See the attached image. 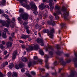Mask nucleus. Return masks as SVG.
Here are the masks:
<instances>
[{"label":"nucleus","instance_id":"f257e3e1","mask_svg":"<svg viewBox=\"0 0 77 77\" xmlns=\"http://www.w3.org/2000/svg\"><path fill=\"white\" fill-rule=\"evenodd\" d=\"M49 31L48 29H44L43 30V33H48L49 35H50V38L52 39L53 36V33L54 32V29L52 28L51 30H50V32L49 33Z\"/></svg>","mask_w":77,"mask_h":77},{"label":"nucleus","instance_id":"f03ea898","mask_svg":"<svg viewBox=\"0 0 77 77\" xmlns=\"http://www.w3.org/2000/svg\"><path fill=\"white\" fill-rule=\"evenodd\" d=\"M60 8L59 7L57 6H56L55 7V10L56 11V13H54L53 14L54 16H55V19L56 20H58L59 17L57 16V15H59V14H61V12L59 10Z\"/></svg>","mask_w":77,"mask_h":77},{"label":"nucleus","instance_id":"7ed1b4c3","mask_svg":"<svg viewBox=\"0 0 77 77\" xmlns=\"http://www.w3.org/2000/svg\"><path fill=\"white\" fill-rule=\"evenodd\" d=\"M20 17H19L17 19L18 21L21 22V24L23 23V21H22V19L23 20H27L29 18V15L27 14H21L20 16Z\"/></svg>","mask_w":77,"mask_h":77},{"label":"nucleus","instance_id":"20e7f679","mask_svg":"<svg viewBox=\"0 0 77 77\" xmlns=\"http://www.w3.org/2000/svg\"><path fill=\"white\" fill-rule=\"evenodd\" d=\"M39 46L37 44L35 45L34 48L33 47V46H29V48H26V49L27 52L29 53L30 51H31L33 50V49L35 50H38V49L39 48Z\"/></svg>","mask_w":77,"mask_h":77},{"label":"nucleus","instance_id":"39448f33","mask_svg":"<svg viewBox=\"0 0 77 77\" xmlns=\"http://www.w3.org/2000/svg\"><path fill=\"white\" fill-rule=\"evenodd\" d=\"M18 1L20 2L21 5L23 7H26L27 9L30 8V6L26 3H27V0H18Z\"/></svg>","mask_w":77,"mask_h":77},{"label":"nucleus","instance_id":"423d86ee","mask_svg":"<svg viewBox=\"0 0 77 77\" xmlns=\"http://www.w3.org/2000/svg\"><path fill=\"white\" fill-rule=\"evenodd\" d=\"M38 63H40V64H42V60H39L38 61L36 62L34 61L33 63L31 61H29L28 63V66L29 68H30L31 66L33 65V64H38Z\"/></svg>","mask_w":77,"mask_h":77},{"label":"nucleus","instance_id":"0eeeda50","mask_svg":"<svg viewBox=\"0 0 77 77\" xmlns=\"http://www.w3.org/2000/svg\"><path fill=\"white\" fill-rule=\"evenodd\" d=\"M31 7L32 10L34 11L33 12L34 14L35 15H37L38 13L37 11V7L36 6L35 4L32 5Z\"/></svg>","mask_w":77,"mask_h":77},{"label":"nucleus","instance_id":"6e6552de","mask_svg":"<svg viewBox=\"0 0 77 77\" xmlns=\"http://www.w3.org/2000/svg\"><path fill=\"white\" fill-rule=\"evenodd\" d=\"M7 23H6V21H3L1 20H0V23L2 24V26H6L7 27H9V25H11V22L9 20H7Z\"/></svg>","mask_w":77,"mask_h":77},{"label":"nucleus","instance_id":"1a4fd4ad","mask_svg":"<svg viewBox=\"0 0 77 77\" xmlns=\"http://www.w3.org/2000/svg\"><path fill=\"white\" fill-rule=\"evenodd\" d=\"M62 11H63L64 17L65 18L66 17H67L68 16H69V13H68V11L67 10L66 8L65 7L63 6L62 8Z\"/></svg>","mask_w":77,"mask_h":77},{"label":"nucleus","instance_id":"9d476101","mask_svg":"<svg viewBox=\"0 0 77 77\" xmlns=\"http://www.w3.org/2000/svg\"><path fill=\"white\" fill-rule=\"evenodd\" d=\"M37 42L38 43H41V46H44V41L42 39H41L40 38H38L36 40Z\"/></svg>","mask_w":77,"mask_h":77},{"label":"nucleus","instance_id":"9b49d317","mask_svg":"<svg viewBox=\"0 0 77 77\" xmlns=\"http://www.w3.org/2000/svg\"><path fill=\"white\" fill-rule=\"evenodd\" d=\"M45 57L46 59L45 60V62H46L45 67L47 69H49V67H48V65L47 64V62H48V60H47V59L49 58V57H48V55H46L45 56Z\"/></svg>","mask_w":77,"mask_h":77},{"label":"nucleus","instance_id":"f8f14e48","mask_svg":"<svg viewBox=\"0 0 77 77\" xmlns=\"http://www.w3.org/2000/svg\"><path fill=\"white\" fill-rule=\"evenodd\" d=\"M13 59H15V57H16V56H17V51H14L13 53Z\"/></svg>","mask_w":77,"mask_h":77},{"label":"nucleus","instance_id":"ddd939ff","mask_svg":"<svg viewBox=\"0 0 77 77\" xmlns=\"http://www.w3.org/2000/svg\"><path fill=\"white\" fill-rule=\"evenodd\" d=\"M47 23L49 25L51 24L52 26H54L56 24V22L53 20H52L51 21H48Z\"/></svg>","mask_w":77,"mask_h":77},{"label":"nucleus","instance_id":"4468645a","mask_svg":"<svg viewBox=\"0 0 77 77\" xmlns=\"http://www.w3.org/2000/svg\"><path fill=\"white\" fill-rule=\"evenodd\" d=\"M39 8L41 10H43L45 9V5L43 3L41 4V5H40L39 6Z\"/></svg>","mask_w":77,"mask_h":77},{"label":"nucleus","instance_id":"2eb2a0df","mask_svg":"<svg viewBox=\"0 0 77 77\" xmlns=\"http://www.w3.org/2000/svg\"><path fill=\"white\" fill-rule=\"evenodd\" d=\"M7 47H11L12 45V43L10 42H8L6 43Z\"/></svg>","mask_w":77,"mask_h":77},{"label":"nucleus","instance_id":"dca6fc26","mask_svg":"<svg viewBox=\"0 0 77 77\" xmlns=\"http://www.w3.org/2000/svg\"><path fill=\"white\" fill-rule=\"evenodd\" d=\"M9 68L12 69L14 68V64L13 63H10L8 66Z\"/></svg>","mask_w":77,"mask_h":77},{"label":"nucleus","instance_id":"f3484780","mask_svg":"<svg viewBox=\"0 0 77 77\" xmlns=\"http://www.w3.org/2000/svg\"><path fill=\"white\" fill-rule=\"evenodd\" d=\"M60 63L61 64V65H62L63 66V65H65V63L63 61V60H60Z\"/></svg>","mask_w":77,"mask_h":77},{"label":"nucleus","instance_id":"a211bd4d","mask_svg":"<svg viewBox=\"0 0 77 77\" xmlns=\"http://www.w3.org/2000/svg\"><path fill=\"white\" fill-rule=\"evenodd\" d=\"M21 59H22V61L24 62H27V59H26V57H23Z\"/></svg>","mask_w":77,"mask_h":77},{"label":"nucleus","instance_id":"6ab92c4d","mask_svg":"<svg viewBox=\"0 0 77 77\" xmlns=\"http://www.w3.org/2000/svg\"><path fill=\"white\" fill-rule=\"evenodd\" d=\"M12 76L13 77H17V73L16 72H13L12 74Z\"/></svg>","mask_w":77,"mask_h":77},{"label":"nucleus","instance_id":"aec40b11","mask_svg":"<svg viewBox=\"0 0 77 77\" xmlns=\"http://www.w3.org/2000/svg\"><path fill=\"white\" fill-rule=\"evenodd\" d=\"M27 37V35H23L21 37V38H23V39H26Z\"/></svg>","mask_w":77,"mask_h":77},{"label":"nucleus","instance_id":"412c9836","mask_svg":"<svg viewBox=\"0 0 77 77\" xmlns=\"http://www.w3.org/2000/svg\"><path fill=\"white\" fill-rule=\"evenodd\" d=\"M27 38H28L29 41H32V38H31V37H30V36L27 35Z\"/></svg>","mask_w":77,"mask_h":77},{"label":"nucleus","instance_id":"4be33fe9","mask_svg":"<svg viewBox=\"0 0 77 77\" xmlns=\"http://www.w3.org/2000/svg\"><path fill=\"white\" fill-rule=\"evenodd\" d=\"M28 24V23L27 21L24 22V23L22 24L23 25L24 27L27 25V24Z\"/></svg>","mask_w":77,"mask_h":77},{"label":"nucleus","instance_id":"5701e85b","mask_svg":"<svg viewBox=\"0 0 77 77\" xmlns=\"http://www.w3.org/2000/svg\"><path fill=\"white\" fill-rule=\"evenodd\" d=\"M50 9L51 11H53V9H54V6H50Z\"/></svg>","mask_w":77,"mask_h":77},{"label":"nucleus","instance_id":"b1692460","mask_svg":"<svg viewBox=\"0 0 77 77\" xmlns=\"http://www.w3.org/2000/svg\"><path fill=\"white\" fill-rule=\"evenodd\" d=\"M5 2H6L5 0H2V2L0 3V5H3L5 3Z\"/></svg>","mask_w":77,"mask_h":77},{"label":"nucleus","instance_id":"393cba45","mask_svg":"<svg viewBox=\"0 0 77 77\" xmlns=\"http://www.w3.org/2000/svg\"><path fill=\"white\" fill-rule=\"evenodd\" d=\"M49 54L51 56H52L53 54V50H52L51 51L49 52Z\"/></svg>","mask_w":77,"mask_h":77},{"label":"nucleus","instance_id":"a878e982","mask_svg":"<svg viewBox=\"0 0 77 77\" xmlns=\"http://www.w3.org/2000/svg\"><path fill=\"white\" fill-rule=\"evenodd\" d=\"M40 53L41 55H44V53L43 52L42 49H41V50L40 51Z\"/></svg>","mask_w":77,"mask_h":77},{"label":"nucleus","instance_id":"bb28decb","mask_svg":"<svg viewBox=\"0 0 77 77\" xmlns=\"http://www.w3.org/2000/svg\"><path fill=\"white\" fill-rule=\"evenodd\" d=\"M35 27L36 29H38L39 28H41V27H39V26L38 24H36L35 25Z\"/></svg>","mask_w":77,"mask_h":77},{"label":"nucleus","instance_id":"cd10ccee","mask_svg":"<svg viewBox=\"0 0 77 77\" xmlns=\"http://www.w3.org/2000/svg\"><path fill=\"white\" fill-rule=\"evenodd\" d=\"M2 37L4 38H5V39L7 38V37L6 36V34H4L3 33L2 35Z\"/></svg>","mask_w":77,"mask_h":77},{"label":"nucleus","instance_id":"c85d7f7f","mask_svg":"<svg viewBox=\"0 0 77 77\" xmlns=\"http://www.w3.org/2000/svg\"><path fill=\"white\" fill-rule=\"evenodd\" d=\"M49 5L50 6H54V3H53V1L52 2H51L49 3Z\"/></svg>","mask_w":77,"mask_h":77},{"label":"nucleus","instance_id":"c756f323","mask_svg":"<svg viewBox=\"0 0 77 77\" xmlns=\"http://www.w3.org/2000/svg\"><path fill=\"white\" fill-rule=\"evenodd\" d=\"M5 66V64H4L3 63L2 64L1 68V69H2V68H4Z\"/></svg>","mask_w":77,"mask_h":77},{"label":"nucleus","instance_id":"7c9ffc66","mask_svg":"<svg viewBox=\"0 0 77 77\" xmlns=\"http://www.w3.org/2000/svg\"><path fill=\"white\" fill-rule=\"evenodd\" d=\"M19 65V68H22L24 66V65L21 64H20Z\"/></svg>","mask_w":77,"mask_h":77},{"label":"nucleus","instance_id":"2f4dec72","mask_svg":"<svg viewBox=\"0 0 77 77\" xmlns=\"http://www.w3.org/2000/svg\"><path fill=\"white\" fill-rule=\"evenodd\" d=\"M61 26V28H63V26L65 25V24H64L63 23H61L60 24Z\"/></svg>","mask_w":77,"mask_h":77},{"label":"nucleus","instance_id":"473e14b6","mask_svg":"<svg viewBox=\"0 0 77 77\" xmlns=\"http://www.w3.org/2000/svg\"><path fill=\"white\" fill-rule=\"evenodd\" d=\"M24 27L25 29H28L29 28V26H28L27 25L24 26Z\"/></svg>","mask_w":77,"mask_h":77},{"label":"nucleus","instance_id":"72a5a7b5","mask_svg":"<svg viewBox=\"0 0 77 77\" xmlns=\"http://www.w3.org/2000/svg\"><path fill=\"white\" fill-rule=\"evenodd\" d=\"M15 68L17 69H19V68L20 67H19V65H16L15 66Z\"/></svg>","mask_w":77,"mask_h":77},{"label":"nucleus","instance_id":"f704fd0d","mask_svg":"<svg viewBox=\"0 0 77 77\" xmlns=\"http://www.w3.org/2000/svg\"><path fill=\"white\" fill-rule=\"evenodd\" d=\"M31 74L33 75H36V73L35 72H34L32 71L31 72Z\"/></svg>","mask_w":77,"mask_h":77},{"label":"nucleus","instance_id":"c9c22d12","mask_svg":"<svg viewBox=\"0 0 77 77\" xmlns=\"http://www.w3.org/2000/svg\"><path fill=\"white\" fill-rule=\"evenodd\" d=\"M50 77V75L48 73H46V76L45 77L42 76V77Z\"/></svg>","mask_w":77,"mask_h":77},{"label":"nucleus","instance_id":"e433bc0d","mask_svg":"<svg viewBox=\"0 0 77 77\" xmlns=\"http://www.w3.org/2000/svg\"><path fill=\"white\" fill-rule=\"evenodd\" d=\"M21 71L22 72H25V69L24 68H22L21 69Z\"/></svg>","mask_w":77,"mask_h":77},{"label":"nucleus","instance_id":"4c0bfd02","mask_svg":"<svg viewBox=\"0 0 77 77\" xmlns=\"http://www.w3.org/2000/svg\"><path fill=\"white\" fill-rule=\"evenodd\" d=\"M9 56V54H8L7 56H6L4 58V59H6L8 57V56Z\"/></svg>","mask_w":77,"mask_h":77},{"label":"nucleus","instance_id":"58836bf2","mask_svg":"<svg viewBox=\"0 0 77 77\" xmlns=\"http://www.w3.org/2000/svg\"><path fill=\"white\" fill-rule=\"evenodd\" d=\"M49 18L50 20H52L53 18V17L52 15H51L49 17Z\"/></svg>","mask_w":77,"mask_h":77},{"label":"nucleus","instance_id":"ea45409f","mask_svg":"<svg viewBox=\"0 0 77 77\" xmlns=\"http://www.w3.org/2000/svg\"><path fill=\"white\" fill-rule=\"evenodd\" d=\"M21 47L22 48L24 49L26 48V46L24 45H21Z\"/></svg>","mask_w":77,"mask_h":77},{"label":"nucleus","instance_id":"a19ab883","mask_svg":"<svg viewBox=\"0 0 77 77\" xmlns=\"http://www.w3.org/2000/svg\"><path fill=\"white\" fill-rule=\"evenodd\" d=\"M0 48L1 49H2L3 48H4L3 46V45L2 44H1L0 45Z\"/></svg>","mask_w":77,"mask_h":77},{"label":"nucleus","instance_id":"79ce46f5","mask_svg":"<svg viewBox=\"0 0 77 77\" xmlns=\"http://www.w3.org/2000/svg\"><path fill=\"white\" fill-rule=\"evenodd\" d=\"M4 31L5 32H8V29L5 28L4 29Z\"/></svg>","mask_w":77,"mask_h":77},{"label":"nucleus","instance_id":"37998d69","mask_svg":"<svg viewBox=\"0 0 77 77\" xmlns=\"http://www.w3.org/2000/svg\"><path fill=\"white\" fill-rule=\"evenodd\" d=\"M57 49H60V47H59V45H57Z\"/></svg>","mask_w":77,"mask_h":77},{"label":"nucleus","instance_id":"c03bdc74","mask_svg":"<svg viewBox=\"0 0 77 77\" xmlns=\"http://www.w3.org/2000/svg\"><path fill=\"white\" fill-rule=\"evenodd\" d=\"M19 12H23V10L22 9H20L19 11Z\"/></svg>","mask_w":77,"mask_h":77},{"label":"nucleus","instance_id":"a18cd8bd","mask_svg":"<svg viewBox=\"0 0 77 77\" xmlns=\"http://www.w3.org/2000/svg\"><path fill=\"white\" fill-rule=\"evenodd\" d=\"M3 74L2 73V72H0V77H3Z\"/></svg>","mask_w":77,"mask_h":77},{"label":"nucleus","instance_id":"49530a36","mask_svg":"<svg viewBox=\"0 0 77 77\" xmlns=\"http://www.w3.org/2000/svg\"><path fill=\"white\" fill-rule=\"evenodd\" d=\"M3 64L5 65H8V62L7 61H6L5 62H4Z\"/></svg>","mask_w":77,"mask_h":77},{"label":"nucleus","instance_id":"de8ad7c7","mask_svg":"<svg viewBox=\"0 0 77 77\" xmlns=\"http://www.w3.org/2000/svg\"><path fill=\"white\" fill-rule=\"evenodd\" d=\"M3 16L4 17H5V18H6L7 17H8V15H6V14H4L3 15Z\"/></svg>","mask_w":77,"mask_h":77},{"label":"nucleus","instance_id":"09e8293b","mask_svg":"<svg viewBox=\"0 0 77 77\" xmlns=\"http://www.w3.org/2000/svg\"><path fill=\"white\" fill-rule=\"evenodd\" d=\"M46 2H47L48 3H50L51 2H52V0H47Z\"/></svg>","mask_w":77,"mask_h":77},{"label":"nucleus","instance_id":"8fccbe9b","mask_svg":"<svg viewBox=\"0 0 77 77\" xmlns=\"http://www.w3.org/2000/svg\"><path fill=\"white\" fill-rule=\"evenodd\" d=\"M10 26L11 27H12V28H14V26H15V25L13 24L12 25H10Z\"/></svg>","mask_w":77,"mask_h":77},{"label":"nucleus","instance_id":"3c124183","mask_svg":"<svg viewBox=\"0 0 77 77\" xmlns=\"http://www.w3.org/2000/svg\"><path fill=\"white\" fill-rule=\"evenodd\" d=\"M25 74L26 76H28L29 75V73L26 72L25 73Z\"/></svg>","mask_w":77,"mask_h":77},{"label":"nucleus","instance_id":"603ef678","mask_svg":"<svg viewBox=\"0 0 77 77\" xmlns=\"http://www.w3.org/2000/svg\"><path fill=\"white\" fill-rule=\"evenodd\" d=\"M2 44L3 45H5V42L4 41H3L2 42Z\"/></svg>","mask_w":77,"mask_h":77},{"label":"nucleus","instance_id":"864d4df0","mask_svg":"<svg viewBox=\"0 0 77 77\" xmlns=\"http://www.w3.org/2000/svg\"><path fill=\"white\" fill-rule=\"evenodd\" d=\"M54 65H55V66H56V65H57V61H55L54 62Z\"/></svg>","mask_w":77,"mask_h":77},{"label":"nucleus","instance_id":"5fc2aeb1","mask_svg":"<svg viewBox=\"0 0 77 77\" xmlns=\"http://www.w3.org/2000/svg\"><path fill=\"white\" fill-rule=\"evenodd\" d=\"M9 39L11 41H12V38L11 37H9Z\"/></svg>","mask_w":77,"mask_h":77},{"label":"nucleus","instance_id":"6e6d98bb","mask_svg":"<svg viewBox=\"0 0 77 77\" xmlns=\"http://www.w3.org/2000/svg\"><path fill=\"white\" fill-rule=\"evenodd\" d=\"M45 7H46V8H47L48 9H49V8H50L49 6H48V5H46L45 6Z\"/></svg>","mask_w":77,"mask_h":77},{"label":"nucleus","instance_id":"4d7b16f0","mask_svg":"<svg viewBox=\"0 0 77 77\" xmlns=\"http://www.w3.org/2000/svg\"><path fill=\"white\" fill-rule=\"evenodd\" d=\"M26 32L27 33H28V34H29L30 33V31H29V30L27 29L26 30Z\"/></svg>","mask_w":77,"mask_h":77},{"label":"nucleus","instance_id":"13d9d810","mask_svg":"<svg viewBox=\"0 0 77 77\" xmlns=\"http://www.w3.org/2000/svg\"><path fill=\"white\" fill-rule=\"evenodd\" d=\"M7 53H8L7 51H4V54H5V55H6Z\"/></svg>","mask_w":77,"mask_h":77},{"label":"nucleus","instance_id":"bf43d9fd","mask_svg":"<svg viewBox=\"0 0 77 77\" xmlns=\"http://www.w3.org/2000/svg\"><path fill=\"white\" fill-rule=\"evenodd\" d=\"M19 42L20 43H22V44H23V43H24V42L21 41V40H19Z\"/></svg>","mask_w":77,"mask_h":77},{"label":"nucleus","instance_id":"052dcab7","mask_svg":"<svg viewBox=\"0 0 77 77\" xmlns=\"http://www.w3.org/2000/svg\"><path fill=\"white\" fill-rule=\"evenodd\" d=\"M42 15L40 14L39 16L40 18V19H42Z\"/></svg>","mask_w":77,"mask_h":77},{"label":"nucleus","instance_id":"680f3d73","mask_svg":"<svg viewBox=\"0 0 77 77\" xmlns=\"http://www.w3.org/2000/svg\"><path fill=\"white\" fill-rule=\"evenodd\" d=\"M38 58V57H37L36 56H34V59H37Z\"/></svg>","mask_w":77,"mask_h":77},{"label":"nucleus","instance_id":"e2e57ef3","mask_svg":"<svg viewBox=\"0 0 77 77\" xmlns=\"http://www.w3.org/2000/svg\"><path fill=\"white\" fill-rule=\"evenodd\" d=\"M34 34L35 35H37V31H35L34 32Z\"/></svg>","mask_w":77,"mask_h":77},{"label":"nucleus","instance_id":"0e129e2a","mask_svg":"<svg viewBox=\"0 0 77 77\" xmlns=\"http://www.w3.org/2000/svg\"><path fill=\"white\" fill-rule=\"evenodd\" d=\"M11 36H12L13 37H14V33H11Z\"/></svg>","mask_w":77,"mask_h":77},{"label":"nucleus","instance_id":"69168bd1","mask_svg":"<svg viewBox=\"0 0 77 77\" xmlns=\"http://www.w3.org/2000/svg\"><path fill=\"white\" fill-rule=\"evenodd\" d=\"M44 16L45 17H47V14H44Z\"/></svg>","mask_w":77,"mask_h":77},{"label":"nucleus","instance_id":"338daca9","mask_svg":"<svg viewBox=\"0 0 77 77\" xmlns=\"http://www.w3.org/2000/svg\"><path fill=\"white\" fill-rule=\"evenodd\" d=\"M0 14H3V11L1 10H0Z\"/></svg>","mask_w":77,"mask_h":77},{"label":"nucleus","instance_id":"774afa93","mask_svg":"<svg viewBox=\"0 0 77 77\" xmlns=\"http://www.w3.org/2000/svg\"><path fill=\"white\" fill-rule=\"evenodd\" d=\"M65 55L66 56V57H68V56H69V54H65Z\"/></svg>","mask_w":77,"mask_h":77}]
</instances>
